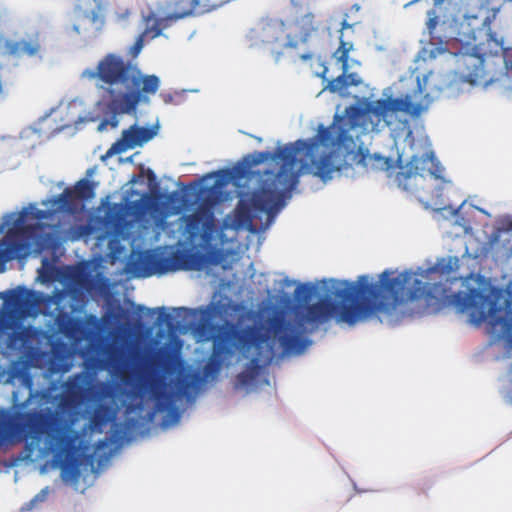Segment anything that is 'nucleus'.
<instances>
[{
    "mask_svg": "<svg viewBox=\"0 0 512 512\" xmlns=\"http://www.w3.org/2000/svg\"><path fill=\"white\" fill-rule=\"evenodd\" d=\"M457 260L450 258L445 264L421 271H404L395 277L384 271L379 282L372 283L368 275H361L356 282L330 280L325 286L326 296L335 298L320 300L307 305L301 321L309 324L324 323L333 316L338 321L354 325L379 311H389L407 301L424 300L427 306L434 303L443 288L440 281L430 282L431 275L449 274Z\"/></svg>",
    "mask_w": 512,
    "mask_h": 512,
    "instance_id": "obj_1",
    "label": "nucleus"
},
{
    "mask_svg": "<svg viewBox=\"0 0 512 512\" xmlns=\"http://www.w3.org/2000/svg\"><path fill=\"white\" fill-rule=\"evenodd\" d=\"M432 101L433 98L417 78L416 88L404 97L365 101L347 107L343 115H335L330 126L318 127L319 146L330 151L313 162L314 175L326 181L332 178L334 172L353 165H361L366 170H386L389 159L369 154L366 149L357 146V141L363 134L393 124L394 116L399 112L411 117L420 116Z\"/></svg>",
    "mask_w": 512,
    "mask_h": 512,
    "instance_id": "obj_2",
    "label": "nucleus"
},
{
    "mask_svg": "<svg viewBox=\"0 0 512 512\" xmlns=\"http://www.w3.org/2000/svg\"><path fill=\"white\" fill-rule=\"evenodd\" d=\"M46 437L45 450L53 455V462L61 469L62 478L76 481L80 476L78 462L79 434L62 418L49 409L16 412L0 423V444L31 440L39 443Z\"/></svg>",
    "mask_w": 512,
    "mask_h": 512,
    "instance_id": "obj_3",
    "label": "nucleus"
},
{
    "mask_svg": "<svg viewBox=\"0 0 512 512\" xmlns=\"http://www.w3.org/2000/svg\"><path fill=\"white\" fill-rule=\"evenodd\" d=\"M89 78L99 81L101 90L99 105L110 120L102 123L117 127L119 115L135 114L140 103L149 104L150 96L160 87L158 76L145 75L130 61L115 54H108L99 61Z\"/></svg>",
    "mask_w": 512,
    "mask_h": 512,
    "instance_id": "obj_4",
    "label": "nucleus"
},
{
    "mask_svg": "<svg viewBox=\"0 0 512 512\" xmlns=\"http://www.w3.org/2000/svg\"><path fill=\"white\" fill-rule=\"evenodd\" d=\"M444 303L458 313H467L469 322L480 326L487 321V333L494 341L512 342V307L502 288L487 284L446 295Z\"/></svg>",
    "mask_w": 512,
    "mask_h": 512,
    "instance_id": "obj_5",
    "label": "nucleus"
},
{
    "mask_svg": "<svg viewBox=\"0 0 512 512\" xmlns=\"http://www.w3.org/2000/svg\"><path fill=\"white\" fill-rule=\"evenodd\" d=\"M318 148L317 134L315 137L307 140H297L294 143L279 146L274 153L265 151L249 154L243 159L245 167L235 169V176L243 177L248 169L268 160H279L281 165L277 173L273 175L270 182L269 179H266L260 186L277 188V193L285 195L296 187L300 173L307 167L308 161H310V169L314 174L313 162L318 160L315 159Z\"/></svg>",
    "mask_w": 512,
    "mask_h": 512,
    "instance_id": "obj_6",
    "label": "nucleus"
},
{
    "mask_svg": "<svg viewBox=\"0 0 512 512\" xmlns=\"http://www.w3.org/2000/svg\"><path fill=\"white\" fill-rule=\"evenodd\" d=\"M266 323L267 325L254 324L265 339L261 347L258 349L256 345H251L248 351H241L243 354L253 355L247 369L237 375L241 386H249L254 382L261 363L269 365L272 362L276 355L275 341L279 343L283 354H300L309 344L300 327L282 317L269 318Z\"/></svg>",
    "mask_w": 512,
    "mask_h": 512,
    "instance_id": "obj_7",
    "label": "nucleus"
},
{
    "mask_svg": "<svg viewBox=\"0 0 512 512\" xmlns=\"http://www.w3.org/2000/svg\"><path fill=\"white\" fill-rule=\"evenodd\" d=\"M444 167L433 152L413 156L399 167L395 181L399 188L415 195L430 207L444 208L443 190L449 184L444 176Z\"/></svg>",
    "mask_w": 512,
    "mask_h": 512,
    "instance_id": "obj_8",
    "label": "nucleus"
},
{
    "mask_svg": "<svg viewBox=\"0 0 512 512\" xmlns=\"http://www.w3.org/2000/svg\"><path fill=\"white\" fill-rule=\"evenodd\" d=\"M71 279L75 287H71L69 290L55 289L52 295H43L20 288L12 290L6 302L17 310L30 309L41 304L47 308L55 305L58 309L68 294L77 299L78 294L81 293L80 290L88 293H102L108 288V281L105 278L95 277L83 271L75 272Z\"/></svg>",
    "mask_w": 512,
    "mask_h": 512,
    "instance_id": "obj_9",
    "label": "nucleus"
},
{
    "mask_svg": "<svg viewBox=\"0 0 512 512\" xmlns=\"http://www.w3.org/2000/svg\"><path fill=\"white\" fill-rule=\"evenodd\" d=\"M264 341L263 335L255 325H248L242 329L233 325L219 326L217 333L213 336L211 356L203 368L205 376L217 374L221 368L223 356L231 354L234 348L248 351L251 345H256L259 349Z\"/></svg>",
    "mask_w": 512,
    "mask_h": 512,
    "instance_id": "obj_10",
    "label": "nucleus"
},
{
    "mask_svg": "<svg viewBox=\"0 0 512 512\" xmlns=\"http://www.w3.org/2000/svg\"><path fill=\"white\" fill-rule=\"evenodd\" d=\"M63 387L64 391L59 402L62 410H74L89 402H101L113 394V388L109 382H93L90 375L84 372L69 377Z\"/></svg>",
    "mask_w": 512,
    "mask_h": 512,
    "instance_id": "obj_11",
    "label": "nucleus"
},
{
    "mask_svg": "<svg viewBox=\"0 0 512 512\" xmlns=\"http://www.w3.org/2000/svg\"><path fill=\"white\" fill-rule=\"evenodd\" d=\"M283 194L277 193V188L260 186L252 192L249 200L239 201L235 209V222L240 227H252L254 217L258 213L273 216L283 206Z\"/></svg>",
    "mask_w": 512,
    "mask_h": 512,
    "instance_id": "obj_12",
    "label": "nucleus"
},
{
    "mask_svg": "<svg viewBox=\"0 0 512 512\" xmlns=\"http://www.w3.org/2000/svg\"><path fill=\"white\" fill-rule=\"evenodd\" d=\"M251 48H262L278 62L290 38L287 24L280 19H263L249 35Z\"/></svg>",
    "mask_w": 512,
    "mask_h": 512,
    "instance_id": "obj_13",
    "label": "nucleus"
},
{
    "mask_svg": "<svg viewBox=\"0 0 512 512\" xmlns=\"http://www.w3.org/2000/svg\"><path fill=\"white\" fill-rule=\"evenodd\" d=\"M192 255L182 250H175L169 255L146 251L133 262L134 270L139 276L163 275L192 268Z\"/></svg>",
    "mask_w": 512,
    "mask_h": 512,
    "instance_id": "obj_14",
    "label": "nucleus"
},
{
    "mask_svg": "<svg viewBox=\"0 0 512 512\" xmlns=\"http://www.w3.org/2000/svg\"><path fill=\"white\" fill-rule=\"evenodd\" d=\"M185 231L190 240L207 239L214 229V212L208 201L201 202L196 210L184 217Z\"/></svg>",
    "mask_w": 512,
    "mask_h": 512,
    "instance_id": "obj_15",
    "label": "nucleus"
},
{
    "mask_svg": "<svg viewBox=\"0 0 512 512\" xmlns=\"http://www.w3.org/2000/svg\"><path fill=\"white\" fill-rule=\"evenodd\" d=\"M55 324L59 332L74 344H79L88 336L87 325L81 318H76L70 314L60 311L56 318Z\"/></svg>",
    "mask_w": 512,
    "mask_h": 512,
    "instance_id": "obj_16",
    "label": "nucleus"
},
{
    "mask_svg": "<svg viewBox=\"0 0 512 512\" xmlns=\"http://www.w3.org/2000/svg\"><path fill=\"white\" fill-rule=\"evenodd\" d=\"M5 48V53L14 57L27 55L29 57L36 56L41 50V42L38 33L29 35L27 39L21 41H13L5 39L0 33V48Z\"/></svg>",
    "mask_w": 512,
    "mask_h": 512,
    "instance_id": "obj_17",
    "label": "nucleus"
},
{
    "mask_svg": "<svg viewBox=\"0 0 512 512\" xmlns=\"http://www.w3.org/2000/svg\"><path fill=\"white\" fill-rule=\"evenodd\" d=\"M290 38L289 48H295L299 42H305L311 32L317 29L315 17L312 13H306L293 22L287 24Z\"/></svg>",
    "mask_w": 512,
    "mask_h": 512,
    "instance_id": "obj_18",
    "label": "nucleus"
},
{
    "mask_svg": "<svg viewBox=\"0 0 512 512\" xmlns=\"http://www.w3.org/2000/svg\"><path fill=\"white\" fill-rule=\"evenodd\" d=\"M143 22L146 27L134 43L133 50L135 53H138L142 49L146 37L154 39L160 36L162 31L171 25L167 16L163 18H156L153 12L143 16Z\"/></svg>",
    "mask_w": 512,
    "mask_h": 512,
    "instance_id": "obj_19",
    "label": "nucleus"
},
{
    "mask_svg": "<svg viewBox=\"0 0 512 512\" xmlns=\"http://www.w3.org/2000/svg\"><path fill=\"white\" fill-rule=\"evenodd\" d=\"M166 383L161 377H155L150 380L152 395L155 399V407L159 412L172 410L178 418L177 411L173 408L174 394L165 390Z\"/></svg>",
    "mask_w": 512,
    "mask_h": 512,
    "instance_id": "obj_20",
    "label": "nucleus"
},
{
    "mask_svg": "<svg viewBox=\"0 0 512 512\" xmlns=\"http://www.w3.org/2000/svg\"><path fill=\"white\" fill-rule=\"evenodd\" d=\"M114 417L115 411L113 408L99 402L90 416L89 428L93 432L102 433L103 429L114 420Z\"/></svg>",
    "mask_w": 512,
    "mask_h": 512,
    "instance_id": "obj_21",
    "label": "nucleus"
},
{
    "mask_svg": "<svg viewBox=\"0 0 512 512\" xmlns=\"http://www.w3.org/2000/svg\"><path fill=\"white\" fill-rule=\"evenodd\" d=\"M352 28V25L349 24L346 20H344L341 24V35L339 37V47L333 53V57L336 59L337 63L341 64V69L343 72H348L349 65V52L353 50V43L350 41H345L343 39V30Z\"/></svg>",
    "mask_w": 512,
    "mask_h": 512,
    "instance_id": "obj_22",
    "label": "nucleus"
},
{
    "mask_svg": "<svg viewBox=\"0 0 512 512\" xmlns=\"http://www.w3.org/2000/svg\"><path fill=\"white\" fill-rule=\"evenodd\" d=\"M76 201L77 200L76 198H74L72 194V189L70 187L65 188L61 194L54 196L48 200L52 208V213L74 212L77 208Z\"/></svg>",
    "mask_w": 512,
    "mask_h": 512,
    "instance_id": "obj_23",
    "label": "nucleus"
},
{
    "mask_svg": "<svg viewBox=\"0 0 512 512\" xmlns=\"http://www.w3.org/2000/svg\"><path fill=\"white\" fill-rule=\"evenodd\" d=\"M136 146L141 145L136 136L134 128L131 126L130 128L124 130L122 132L121 138L111 145V147L107 151V155L111 156L114 154H121L127 151L128 149L135 148Z\"/></svg>",
    "mask_w": 512,
    "mask_h": 512,
    "instance_id": "obj_24",
    "label": "nucleus"
},
{
    "mask_svg": "<svg viewBox=\"0 0 512 512\" xmlns=\"http://www.w3.org/2000/svg\"><path fill=\"white\" fill-rule=\"evenodd\" d=\"M0 245L2 246L0 249V261L13 259L24 247L23 243L15 238L12 231L6 234L0 242Z\"/></svg>",
    "mask_w": 512,
    "mask_h": 512,
    "instance_id": "obj_25",
    "label": "nucleus"
},
{
    "mask_svg": "<svg viewBox=\"0 0 512 512\" xmlns=\"http://www.w3.org/2000/svg\"><path fill=\"white\" fill-rule=\"evenodd\" d=\"M201 378L198 373H188L180 375L175 381V395L179 397L187 396L200 383Z\"/></svg>",
    "mask_w": 512,
    "mask_h": 512,
    "instance_id": "obj_26",
    "label": "nucleus"
},
{
    "mask_svg": "<svg viewBox=\"0 0 512 512\" xmlns=\"http://www.w3.org/2000/svg\"><path fill=\"white\" fill-rule=\"evenodd\" d=\"M96 183L88 179H81L71 188L76 200H90L95 196Z\"/></svg>",
    "mask_w": 512,
    "mask_h": 512,
    "instance_id": "obj_27",
    "label": "nucleus"
},
{
    "mask_svg": "<svg viewBox=\"0 0 512 512\" xmlns=\"http://www.w3.org/2000/svg\"><path fill=\"white\" fill-rule=\"evenodd\" d=\"M66 359L64 352L60 351L56 346H53L51 352V367L50 369L54 372L61 370L67 371V367H63L62 362Z\"/></svg>",
    "mask_w": 512,
    "mask_h": 512,
    "instance_id": "obj_28",
    "label": "nucleus"
},
{
    "mask_svg": "<svg viewBox=\"0 0 512 512\" xmlns=\"http://www.w3.org/2000/svg\"><path fill=\"white\" fill-rule=\"evenodd\" d=\"M132 127L134 128L140 145L150 141L157 133L153 127H138L137 125H132Z\"/></svg>",
    "mask_w": 512,
    "mask_h": 512,
    "instance_id": "obj_29",
    "label": "nucleus"
},
{
    "mask_svg": "<svg viewBox=\"0 0 512 512\" xmlns=\"http://www.w3.org/2000/svg\"><path fill=\"white\" fill-rule=\"evenodd\" d=\"M95 25H103L105 19V7L101 2H97L95 8L86 15Z\"/></svg>",
    "mask_w": 512,
    "mask_h": 512,
    "instance_id": "obj_30",
    "label": "nucleus"
},
{
    "mask_svg": "<svg viewBox=\"0 0 512 512\" xmlns=\"http://www.w3.org/2000/svg\"><path fill=\"white\" fill-rule=\"evenodd\" d=\"M345 73L342 71V74L335 79H332L328 82L326 89H328L332 93L342 92L348 88Z\"/></svg>",
    "mask_w": 512,
    "mask_h": 512,
    "instance_id": "obj_31",
    "label": "nucleus"
},
{
    "mask_svg": "<svg viewBox=\"0 0 512 512\" xmlns=\"http://www.w3.org/2000/svg\"><path fill=\"white\" fill-rule=\"evenodd\" d=\"M313 290L314 288L310 285H300L295 290V296L299 300L309 301L313 294Z\"/></svg>",
    "mask_w": 512,
    "mask_h": 512,
    "instance_id": "obj_32",
    "label": "nucleus"
},
{
    "mask_svg": "<svg viewBox=\"0 0 512 512\" xmlns=\"http://www.w3.org/2000/svg\"><path fill=\"white\" fill-rule=\"evenodd\" d=\"M28 216H30V218L34 220H44L48 218L49 212L33 208L31 211L24 210L21 213V218H26Z\"/></svg>",
    "mask_w": 512,
    "mask_h": 512,
    "instance_id": "obj_33",
    "label": "nucleus"
},
{
    "mask_svg": "<svg viewBox=\"0 0 512 512\" xmlns=\"http://www.w3.org/2000/svg\"><path fill=\"white\" fill-rule=\"evenodd\" d=\"M23 385L29 390V399L35 397L34 381L30 374L25 373L22 378Z\"/></svg>",
    "mask_w": 512,
    "mask_h": 512,
    "instance_id": "obj_34",
    "label": "nucleus"
},
{
    "mask_svg": "<svg viewBox=\"0 0 512 512\" xmlns=\"http://www.w3.org/2000/svg\"><path fill=\"white\" fill-rule=\"evenodd\" d=\"M159 310H160V313H161L160 316H159V322L160 323L164 322V323H166L168 328L173 329L175 327L173 315L165 313L163 307L160 308Z\"/></svg>",
    "mask_w": 512,
    "mask_h": 512,
    "instance_id": "obj_35",
    "label": "nucleus"
},
{
    "mask_svg": "<svg viewBox=\"0 0 512 512\" xmlns=\"http://www.w3.org/2000/svg\"><path fill=\"white\" fill-rule=\"evenodd\" d=\"M48 495V488L42 489L34 498L29 502V508L34 507L39 502H44Z\"/></svg>",
    "mask_w": 512,
    "mask_h": 512,
    "instance_id": "obj_36",
    "label": "nucleus"
},
{
    "mask_svg": "<svg viewBox=\"0 0 512 512\" xmlns=\"http://www.w3.org/2000/svg\"><path fill=\"white\" fill-rule=\"evenodd\" d=\"M345 78L348 87L350 86H357L361 83V78L357 73H345Z\"/></svg>",
    "mask_w": 512,
    "mask_h": 512,
    "instance_id": "obj_37",
    "label": "nucleus"
},
{
    "mask_svg": "<svg viewBox=\"0 0 512 512\" xmlns=\"http://www.w3.org/2000/svg\"><path fill=\"white\" fill-rule=\"evenodd\" d=\"M175 312L178 317H186L188 315H191L193 312L191 309L185 308V307H179L175 309Z\"/></svg>",
    "mask_w": 512,
    "mask_h": 512,
    "instance_id": "obj_38",
    "label": "nucleus"
},
{
    "mask_svg": "<svg viewBox=\"0 0 512 512\" xmlns=\"http://www.w3.org/2000/svg\"><path fill=\"white\" fill-rule=\"evenodd\" d=\"M504 64L506 69V75L510 76L512 74V61L504 58Z\"/></svg>",
    "mask_w": 512,
    "mask_h": 512,
    "instance_id": "obj_39",
    "label": "nucleus"
},
{
    "mask_svg": "<svg viewBox=\"0 0 512 512\" xmlns=\"http://www.w3.org/2000/svg\"><path fill=\"white\" fill-rule=\"evenodd\" d=\"M501 232L504 233V234H507L509 236V238H512V221L509 222L507 227L503 228L501 230Z\"/></svg>",
    "mask_w": 512,
    "mask_h": 512,
    "instance_id": "obj_40",
    "label": "nucleus"
},
{
    "mask_svg": "<svg viewBox=\"0 0 512 512\" xmlns=\"http://www.w3.org/2000/svg\"><path fill=\"white\" fill-rule=\"evenodd\" d=\"M130 15V11L125 9L123 12L117 14L118 20H126Z\"/></svg>",
    "mask_w": 512,
    "mask_h": 512,
    "instance_id": "obj_41",
    "label": "nucleus"
},
{
    "mask_svg": "<svg viewBox=\"0 0 512 512\" xmlns=\"http://www.w3.org/2000/svg\"><path fill=\"white\" fill-rule=\"evenodd\" d=\"M482 70H483V69H482V67H481V68H480V67H476V69H475V71H474L473 75H474L475 77H482Z\"/></svg>",
    "mask_w": 512,
    "mask_h": 512,
    "instance_id": "obj_42",
    "label": "nucleus"
},
{
    "mask_svg": "<svg viewBox=\"0 0 512 512\" xmlns=\"http://www.w3.org/2000/svg\"><path fill=\"white\" fill-rule=\"evenodd\" d=\"M162 97H163L165 103H170L173 99V97L170 94L162 95Z\"/></svg>",
    "mask_w": 512,
    "mask_h": 512,
    "instance_id": "obj_43",
    "label": "nucleus"
},
{
    "mask_svg": "<svg viewBox=\"0 0 512 512\" xmlns=\"http://www.w3.org/2000/svg\"><path fill=\"white\" fill-rule=\"evenodd\" d=\"M148 179L151 181V180H155V174L152 170H148Z\"/></svg>",
    "mask_w": 512,
    "mask_h": 512,
    "instance_id": "obj_44",
    "label": "nucleus"
},
{
    "mask_svg": "<svg viewBox=\"0 0 512 512\" xmlns=\"http://www.w3.org/2000/svg\"><path fill=\"white\" fill-rule=\"evenodd\" d=\"M301 58H302L303 60H307V59H310V58H311V55L304 54V55H302V56H301Z\"/></svg>",
    "mask_w": 512,
    "mask_h": 512,
    "instance_id": "obj_45",
    "label": "nucleus"
},
{
    "mask_svg": "<svg viewBox=\"0 0 512 512\" xmlns=\"http://www.w3.org/2000/svg\"><path fill=\"white\" fill-rule=\"evenodd\" d=\"M327 71H328V69L325 67V68H324V70H323V73H322V75H321V77H322L323 79H326V75H325V74H326V72H327Z\"/></svg>",
    "mask_w": 512,
    "mask_h": 512,
    "instance_id": "obj_46",
    "label": "nucleus"
},
{
    "mask_svg": "<svg viewBox=\"0 0 512 512\" xmlns=\"http://www.w3.org/2000/svg\"><path fill=\"white\" fill-rule=\"evenodd\" d=\"M477 60H478L480 65H483L484 60H483V58L481 56H478Z\"/></svg>",
    "mask_w": 512,
    "mask_h": 512,
    "instance_id": "obj_47",
    "label": "nucleus"
}]
</instances>
